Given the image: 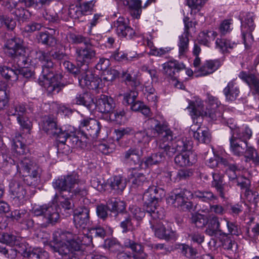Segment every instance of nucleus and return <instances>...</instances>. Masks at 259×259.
<instances>
[{
	"mask_svg": "<svg viewBox=\"0 0 259 259\" xmlns=\"http://www.w3.org/2000/svg\"><path fill=\"white\" fill-rule=\"evenodd\" d=\"M76 235L72 232L57 229L53 234V241L54 245L50 244V247L53 250V247H60L64 244H67L71 240L73 239Z\"/></svg>",
	"mask_w": 259,
	"mask_h": 259,
	"instance_id": "obj_21",
	"label": "nucleus"
},
{
	"mask_svg": "<svg viewBox=\"0 0 259 259\" xmlns=\"http://www.w3.org/2000/svg\"><path fill=\"white\" fill-rule=\"evenodd\" d=\"M252 136V131L248 127L244 128V131L240 133L235 131L233 135L230 138V148L232 153L236 156L244 155L248 146L247 140Z\"/></svg>",
	"mask_w": 259,
	"mask_h": 259,
	"instance_id": "obj_6",
	"label": "nucleus"
},
{
	"mask_svg": "<svg viewBox=\"0 0 259 259\" xmlns=\"http://www.w3.org/2000/svg\"><path fill=\"white\" fill-rule=\"evenodd\" d=\"M150 220L151 228L154 232L155 235L159 239L170 240L176 238V232L172 230L170 228H166L161 222L158 221L159 219Z\"/></svg>",
	"mask_w": 259,
	"mask_h": 259,
	"instance_id": "obj_15",
	"label": "nucleus"
},
{
	"mask_svg": "<svg viewBox=\"0 0 259 259\" xmlns=\"http://www.w3.org/2000/svg\"><path fill=\"white\" fill-rule=\"evenodd\" d=\"M31 257L29 258H36L37 259H48L49 255L47 251L41 248H34L31 251Z\"/></svg>",
	"mask_w": 259,
	"mask_h": 259,
	"instance_id": "obj_61",
	"label": "nucleus"
},
{
	"mask_svg": "<svg viewBox=\"0 0 259 259\" xmlns=\"http://www.w3.org/2000/svg\"><path fill=\"white\" fill-rule=\"evenodd\" d=\"M58 195L56 193L53 200L52 203L45 204L42 205L34 206L31 209L32 213L36 217H41L39 222L35 224L29 213L21 223L22 227L25 229H30L38 225L42 228H46L50 226H54L59 222L60 214L58 210L57 203Z\"/></svg>",
	"mask_w": 259,
	"mask_h": 259,
	"instance_id": "obj_3",
	"label": "nucleus"
},
{
	"mask_svg": "<svg viewBox=\"0 0 259 259\" xmlns=\"http://www.w3.org/2000/svg\"><path fill=\"white\" fill-rule=\"evenodd\" d=\"M126 186V179L120 176H116L111 180L110 186L115 192L121 193Z\"/></svg>",
	"mask_w": 259,
	"mask_h": 259,
	"instance_id": "obj_36",
	"label": "nucleus"
},
{
	"mask_svg": "<svg viewBox=\"0 0 259 259\" xmlns=\"http://www.w3.org/2000/svg\"><path fill=\"white\" fill-rule=\"evenodd\" d=\"M124 5H128L131 10L132 15L138 19L140 18L142 12L141 1L140 0H131V1H126L124 2Z\"/></svg>",
	"mask_w": 259,
	"mask_h": 259,
	"instance_id": "obj_42",
	"label": "nucleus"
},
{
	"mask_svg": "<svg viewBox=\"0 0 259 259\" xmlns=\"http://www.w3.org/2000/svg\"><path fill=\"white\" fill-rule=\"evenodd\" d=\"M66 146L72 148L84 149L87 146V142L83 137L79 138V136L74 133L69 134Z\"/></svg>",
	"mask_w": 259,
	"mask_h": 259,
	"instance_id": "obj_33",
	"label": "nucleus"
},
{
	"mask_svg": "<svg viewBox=\"0 0 259 259\" xmlns=\"http://www.w3.org/2000/svg\"><path fill=\"white\" fill-rule=\"evenodd\" d=\"M244 155L246 162L252 161L255 165H259V156L256 150L252 147L247 146V150Z\"/></svg>",
	"mask_w": 259,
	"mask_h": 259,
	"instance_id": "obj_46",
	"label": "nucleus"
},
{
	"mask_svg": "<svg viewBox=\"0 0 259 259\" xmlns=\"http://www.w3.org/2000/svg\"><path fill=\"white\" fill-rule=\"evenodd\" d=\"M129 209L134 218L138 221H141L145 216L146 214L149 217L147 214V211H145L144 210L137 206H130ZM145 211L146 210H145Z\"/></svg>",
	"mask_w": 259,
	"mask_h": 259,
	"instance_id": "obj_54",
	"label": "nucleus"
},
{
	"mask_svg": "<svg viewBox=\"0 0 259 259\" xmlns=\"http://www.w3.org/2000/svg\"><path fill=\"white\" fill-rule=\"evenodd\" d=\"M69 42L73 44H83L84 46L90 43V39L86 37H84L80 34L75 33H70L69 35Z\"/></svg>",
	"mask_w": 259,
	"mask_h": 259,
	"instance_id": "obj_52",
	"label": "nucleus"
},
{
	"mask_svg": "<svg viewBox=\"0 0 259 259\" xmlns=\"http://www.w3.org/2000/svg\"><path fill=\"white\" fill-rule=\"evenodd\" d=\"M195 155L191 152L178 154L175 157V163L179 166H186L192 165L195 163Z\"/></svg>",
	"mask_w": 259,
	"mask_h": 259,
	"instance_id": "obj_30",
	"label": "nucleus"
},
{
	"mask_svg": "<svg viewBox=\"0 0 259 259\" xmlns=\"http://www.w3.org/2000/svg\"><path fill=\"white\" fill-rule=\"evenodd\" d=\"M192 195L190 191L186 189L176 190L175 192L167 198L166 201L169 205H172L176 207H180L184 202V200L188 199Z\"/></svg>",
	"mask_w": 259,
	"mask_h": 259,
	"instance_id": "obj_22",
	"label": "nucleus"
},
{
	"mask_svg": "<svg viewBox=\"0 0 259 259\" xmlns=\"http://www.w3.org/2000/svg\"><path fill=\"white\" fill-rule=\"evenodd\" d=\"M118 220L120 221V227L122 233H126L133 228L131 217L128 213H119L118 214Z\"/></svg>",
	"mask_w": 259,
	"mask_h": 259,
	"instance_id": "obj_39",
	"label": "nucleus"
},
{
	"mask_svg": "<svg viewBox=\"0 0 259 259\" xmlns=\"http://www.w3.org/2000/svg\"><path fill=\"white\" fill-rule=\"evenodd\" d=\"M22 137L19 135L14 139L13 150L18 155L21 156L19 158V161L17 164V171L25 176V181L28 185H35L37 184L41 169L37 166L34 160L28 157L23 155L29 152L27 146L21 140Z\"/></svg>",
	"mask_w": 259,
	"mask_h": 259,
	"instance_id": "obj_2",
	"label": "nucleus"
},
{
	"mask_svg": "<svg viewBox=\"0 0 259 259\" xmlns=\"http://www.w3.org/2000/svg\"><path fill=\"white\" fill-rule=\"evenodd\" d=\"M189 35L187 32H184L183 34L179 36V42L178 46L179 48V53L180 55H183L188 51L189 45Z\"/></svg>",
	"mask_w": 259,
	"mask_h": 259,
	"instance_id": "obj_48",
	"label": "nucleus"
},
{
	"mask_svg": "<svg viewBox=\"0 0 259 259\" xmlns=\"http://www.w3.org/2000/svg\"><path fill=\"white\" fill-rule=\"evenodd\" d=\"M215 45L217 48H219L223 53H225L228 52V49H233L236 44L230 40L223 38H217Z\"/></svg>",
	"mask_w": 259,
	"mask_h": 259,
	"instance_id": "obj_45",
	"label": "nucleus"
},
{
	"mask_svg": "<svg viewBox=\"0 0 259 259\" xmlns=\"http://www.w3.org/2000/svg\"><path fill=\"white\" fill-rule=\"evenodd\" d=\"M219 164L224 167H228V169H237L238 166L233 160V158L230 156L222 157L219 156Z\"/></svg>",
	"mask_w": 259,
	"mask_h": 259,
	"instance_id": "obj_50",
	"label": "nucleus"
},
{
	"mask_svg": "<svg viewBox=\"0 0 259 259\" xmlns=\"http://www.w3.org/2000/svg\"><path fill=\"white\" fill-rule=\"evenodd\" d=\"M16 25V22L13 18L6 15L0 14V28L5 26L8 29L13 30Z\"/></svg>",
	"mask_w": 259,
	"mask_h": 259,
	"instance_id": "obj_49",
	"label": "nucleus"
},
{
	"mask_svg": "<svg viewBox=\"0 0 259 259\" xmlns=\"http://www.w3.org/2000/svg\"><path fill=\"white\" fill-rule=\"evenodd\" d=\"M73 103L78 105L84 106L90 111L94 110L95 108L94 99L91 94L87 92L77 94L73 100Z\"/></svg>",
	"mask_w": 259,
	"mask_h": 259,
	"instance_id": "obj_27",
	"label": "nucleus"
},
{
	"mask_svg": "<svg viewBox=\"0 0 259 259\" xmlns=\"http://www.w3.org/2000/svg\"><path fill=\"white\" fill-rule=\"evenodd\" d=\"M96 1H90L89 2L79 3V9L83 16L87 15V13L91 12L93 9Z\"/></svg>",
	"mask_w": 259,
	"mask_h": 259,
	"instance_id": "obj_62",
	"label": "nucleus"
},
{
	"mask_svg": "<svg viewBox=\"0 0 259 259\" xmlns=\"http://www.w3.org/2000/svg\"><path fill=\"white\" fill-rule=\"evenodd\" d=\"M138 93L132 90L130 92L124 94L123 103L124 104L129 105L136 100Z\"/></svg>",
	"mask_w": 259,
	"mask_h": 259,
	"instance_id": "obj_64",
	"label": "nucleus"
},
{
	"mask_svg": "<svg viewBox=\"0 0 259 259\" xmlns=\"http://www.w3.org/2000/svg\"><path fill=\"white\" fill-rule=\"evenodd\" d=\"M9 195L14 205L20 206L28 198L27 187L16 181H11L9 183Z\"/></svg>",
	"mask_w": 259,
	"mask_h": 259,
	"instance_id": "obj_10",
	"label": "nucleus"
},
{
	"mask_svg": "<svg viewBox=\"0 0 259 259\" xmlns=\"http://www.w3.org/2000/svg\"><path fill=\"white\" fill-rule=\"evenodd\" d=\"M239 93V89L236 85L234 80L229 82L227 87L223 90L226 99L229 101H235L238 97Z\"/></svg>",
	"mask_w": 259,
	"mask_h": 259,
	"instance_id": "obj_31",
	"label": "nucleus"
},
{
	"mask_svg": "<svg viewBox=\"0 0 259 259\" xmlns=\"http://www.w3.org/2000/svg\"><path fill=\"white\" fill-rule=\"evenodd\" d=\"M213 181L211 182V186L214 188L219 195L222 198H226V194L227 190L226 185L223 184V177L218 172L212 173Z\"/></svg>",
	"mask_w": 259,
	"mask_h": 259,
	"instance_id": "obj_29",
	"label": "nucleus"
},
{
	"mask_svg": "<svg viewBox=\"0 0 259 259\" xmlns=\"http://www.w3.org/2000/svg\"><path fill=\"white\" fill-rule=\"evenodd\" d=\"M13 247L16 250V254H20L22 256L25 258H29L31 257V251L28 247V244L24 241H20L19 238L16 240L15 244L13 245Z\"/></svg>",
	"mask_w": 259,
	"mask_h": 259,
	"instance_id": "obj_37",
	"label": "nucleus"
},
{
	"mask_svg": "<svg viewBox=\"0 0 259 259\" xmlns=\"http://www.w3.org/2000/svg\"><path fill=\"white\" fill-rule=\"evenodd\" d=\"M0 253L9 259H15L17 256L13 246H6L0 244Z\"/></svg>",
	"mask_w": 259,
	"mask_h": 259,
	"instance_id": "obj_51",
	"label": "nucleus"
},
{
	"mask_svg": "<svg viewBox=\"0 0 259 259\" xmlns=\"http://www.w3.org/2000/svg\"><path fill=\"white\" fill-rule=\"evenodd\" d=\"M190 142L186 138H177L173 135V139L160 145V149L163 151L169 157H171L176 153L182 152L190 149Z\"/></svg>",
	"mask_w": 259,
	"mask_h": 259,
	"instance_id": "obj_9",
	"label": "nucleus"
},
{
	"mask_svg": "<svg viewBox=\"0 0 259 259\" xmlns=\"http://www.w3.org/2000/svg\"><path fill=\"white\" fill-rule=\"evenodd\" d=\"M115 133L116 135V140L119 141L125 136L134 135L135 131L132 127H126L115 130Z\"/></svg>",
	"mask_w": 259,
	"mask_h": 259,
	"instance_id": "obj_58",
	"label": "nucleus"
},
{
	"mask_svg": "<svg viewBox=\"0 0 259 259\" xmlns=\"http://www.w3.org/2000/svg\"><path fill=\"white\" fill-rule=\"evenodd\" d=\"M119 75V72L115 69L110 68L104 71L102 73V78L104 80L112 81Z\"/></svg>",
	"mask_w": 259,
	"mask_h": 259,
	"instance_id": "obj_56",
	"label": "nucleus"
},
{
	"mask_svg": "<svg viewBox=\"0 0 259 259\" xmlns=\"http://www.w3.org/2000/svg\"><path fill=\"white\" fill-rule=\"evenodd\" d=\"M253 14L248 13L246 15L245 20L241 22V32L245 47L249 49L253 41L252 32L255 28Z\"/></svg>",
	"mask_w": 259,
	"mask_h": 259,
	"instance_id": "obj_14",
	"label": "nucleus"
},
{
	"mask_svg": "<svg viewBox=\"0 0 259 259\" xmlns=\"http://www.w3.org/2000/svg\"><path fill=\"white\" fill-rule=\"evenodd\" d=\"M226 222L227 227L228 230L229 234L232 235L239 236L241 233V229L236 223L229 221L227 219L225 218Z\"/></svg>",
	"mask_w": 259,
	"mask_h": 259,
	"instance_id": "obj_55",
	"label": "nucleus"
},
{
	"mask_svg": "<svg viewBox=\"0 0 259 259\" xmlns=\"http://www.w3.org/2000/svg\"><path fill=\"white\" fill-rule=\"evenodd\" d=\"M79 129L83 139L87 140L91 137L96 139L101 129L100 123L94 119H85L80 121Z\"/></svg>",
	"mask_w": 259,
	"mask_h": 259,
	"instance_id": "obj_13",
	"label": "nucleus"
},
{
	"mask_svg": "<svg viewBox=\"0 0 259 259\" xmlns=\"http://www.w3.org/2000/svg\"><path fill=\"white\" fill-rule=\"evenodd\" d=\"M164 195V190L156 186H149L143 196L144 206L147 214L154 219H162L163 213L160 210L158 203Z\"/></svg>",
	"mask_w": 259,
	"mask_h": 259,
	"instance_id": "obj_5",
	"label": "nucleus"
},
{
	"mask_svg": "<svg viewBox=\"0 0 259 259\" xmlns=\"http://www.w3.org/2000/svg\"><path fill=\"white\" fill-rule=\"evenodd\" d=\"M190 129L193 132L194 138L199 142L207 144L210 141V134L207 130H203L198 127L195 131V128L193 125L190 127Z\"/></svg>",
	"mask_w": 259,
	"mask_h": 259,
	"instance_id": "obj_34",
	"label": "nucleus"
},
{
	"mask_svg": "<svg viewBox=\"0 0 259 259\" xmlns=\"http://www.w3.org/2000/svg\"><path fill=\"white\" fill-rule=\"evenodd\" d=\"M90 233L96 238L104 239L106 235V232L104 228L100 226L93 227L90 229Z\"/></svg>",
	"mask_w": 259,
	"mask_h": 259,
	"instance_id": "obj_57",
	"label": "nucleus"
},
{
	"mask_svg": "<svg viewBox=\"0 0 259 259\" xmlns=\"http://www.w3.org/2000/svg\"><path fill=\"white\" fill-rule=\"evenodd\" d=\"M128 20L123 17H119L113 23V28H115L117 35L121 37H126L132 39L135 35V30L128 24Z\"/></svg>",
	"mask_w": 259,
	"mask_h": 259,
	"instance_id": "obj_18",
	"label": "nucleus"
},
{
	"mask_svg": "<svg viewBox=\"0 0 259 259\" xmlns=\"http://www.w3.org/2000/svg\"><path fill=\"white\" fill-rule=\"evenodd\" d=\"M146 122L148 125V130H151L153 137L156 134L161 135L158 143L159 149L161 144H165L166 142L173 139L172 132L168 128L167 123L161 122L154 118L148 119Z\"/></svg>",
	"mask_w": 259,
	"mask_h": 259,
	"instance_id": "obj_7",
	"label": "nucleus"
},
{
	"mask_svg": "<svg viewBox=\"0 0 259 259\" xmlns=\"http://www.w3.org/2000/svg\"><path fill=\"white\" fill-rule=\"evenodd\" d=\"M194 196L202 201L208 203H214L218 199V197L210 190H196L194 192Z\"/></svg>",
	"mask_w": 259,
	"mask_h": 259,
	"instance_id": "obj_38",
	"label": "nucleus"
},
{
	"mask_svg": "<svg viewBox=\"0 0 259 259\" xmlns=\"http://www.w3.org/2000/svg\"><path fill=\"white\" fill-rule=\"evenodd\" d=\"M239 77L245 82L249 87L252 93L259 95V78L254 74L242 71L240 72Z\"/></svg>",
	"mask_w": 259,
	"mask_h": 259,
	"instance_id": "obj_26",
	"label": "nucleus"
},
{
	"mask_svg": "<svg viewBox=\"0 0 259 259\" xmlns=\"http://www.w3.org/2000/svg\"><path fill=\"white\" fill-rule=\"evenodd\" d=\"M129 172L128 178L132 180L133 187L148 186L149 182L146 181V178L143 174L139 172L135 168L130 169Z\"/></svg>",
	"mask_w": 259,
	"mask_h": 259,
	"instance_id": "obj_28",
	"label": "nucleus"
},
{
	"mask_svg": "<svg viewBox=\"0 0 259 259\" xmlns=\"http://www.w3.org/2000/svg\"><path fill=\"white\" fill-rule=\"evenodd\" d=\"M96 77H98V76H95L89 68L87 69V70H84L82 72V73L78 77V82L80 86L82 88V82L84 80V82H91L93 80V78H95Z\"/></svg>",
	"mask_w": 259,
	"mask_h": 259,
	"instance_id": "obj_53",
	"label": "nucleus"
},
{
	"mask_svg": "<svg viewBox=\"0 0 259 259\" xmlns=\"http://www.w3.org/2000/svg\"><path fill=\"white\" fill-rule=\"evenodd\" d=\"M38 42L49 47H54L57 44L56 37H52L50 34L45 32H40L37 36Z\"/></svg>",
	"mask_w": 259,
	"mask_h": 259,
	"instance_id": "obj_41",
	"label": "nucleus"
},
{
	"mask_svg": "<svg viewBox=\"0 0 259 259\" xmlns=\"http://www.w3.org/2000/svg\"><path fill=\"white\" fill-rule=\"evenodd\" d=\"M63 65L69 72L73 74L75 76L77 75H78V76H79L82 73V72L85 70L82 69V68H84V67H83V66L78 65L77 63V65L75 66L69 61H64Z\"/></svg>",
	"mask_w": 259,
	"mask_h": 259,
	"instance_id": "obj_47",
	"label": "nucleus"
},
{
	"mask_svg": "<svg viewBox=\"0 0 259 259\" xmlns=\"http://www.w3.org/2000/svg\"><path fill=\"white\" fill-rule=\"evenodd\" d=\"M36 58L40 61L41 66V76L46 80L45 84L49 93H58L65 85L59 80L61 76L55 74L54 64L49 58L48 53L42 51L36 52Z\"/></svg>",
	"mask_w": 259,
	"mask_h": 259,
	"instance_id": "obj_4",
	"label": "nucleus"
},
{
	"mask_svg": "<svg viewBox=\"0 0 259 259\" xmlns=\"http://www.w3.org/2000/svg\"><path fill=\"white\" fill-rule=\"evenodd\" d=\"M134 135L135 139L137 140V143L138 144L143 143L144 145L148 144L151 140L152 137H153L152 133L150 134L149 132L146 130L139 131L137 132L135 131Z\"/></svg>",
	"mask_w": 259,
	"mask_h": 259,
	"instance_id": "obj_43",
	"label": "nucleus"
},
{
	"mask_svg": "<svg viewBox=\"0 0 259 259\" xmlns=\"http://www.w3.org/2000/svg\"><path fill=\"white\" fill-rule=\"evenodd\" d=\"M54 189L58 190L62 198L60 202V212L65 217L73 213L74 204L72 201L75 196L84 197L88 194L84 182L80 181L79 175L75 172L62 176L53 182Z\"/></svg>",
	"mask_w": 259,
	"mask_h": 259,
	"instance_id": "obj_1",
	"label": "nucleus"
},
{
	"mask_svg": "<svg viewBox=\"0 0 259 259\" xmlns=\"http://www.w3.org/2000/svg\"><path fill=\"white\" fill-rule=\"evenodd\" d=\"M189 105L187 108L191 110L190 111V115L193 119L204 115L208 116L213 120L223 117V114L221 111V109H222V107L214 109L213 108H208L206 111L203 112L201 101L196 100L195 102L189 101Z\"/></svg>",
	"mask_w": 259,
	"mask_h": 259,
	"instance_id": "obj_8",
	"label": "nucleus"
},
{
	"mask_svg": "<svg viewBox=\"0 0 259 259\" xmlns=\"http://www.w3.org/2000/svg\"><path fill=\"white\" fill-rule=\"evenodd\" d=\"M242 211V206L238 204H229L226 205V212L234 217L238 216Z\"/></svg>",
	"mask_w": 259,
	"mask_h": 259,
	"instance_id": "obj_59",
	"label": "nucleus"
},
{
	"mask_svg": "<svg viewBox=\"0 0 259 259\" xmlns=\"http://www.w3.org/2000/svg\"><path fill=\"white\" fill-rule=\"evenodd\" d=\"M53 250L55 252H58L59 254H66L69 253L83 254L84 251L80 241V236L76 235L67 244H64L59 247H53Z\"/></svg>",
	"mask_w": 259,
	"mask_h": 259,
	"instance_id": "obj_17",
	"label": "nucleus"
},
{
	"mask_svg": "<svg viewBox=\"0 0 259 259\" xmlns=\"http://www.w3.org/2000/svg\"><path fill=\"white\" fill-rule=\"evenodd\" d=\"M90 209L87 206H81L73 212V222L76 228H85L90 224Z\"/></svg>",
	"mask_w": 259,
	"mask_h": 259,
	"instance_id": "obj_19",
	"label": "nucleus"
},
{
	"mask_svg": "<svg viewBox=\"0 0 259 259\" xmlns=\"http://www.w3.org/2000/svg\"><path fill=\"white\" fill-rule=\"evenodd\" d=\"M5 47V53L14 59L18 56H24L26 52L23 41L18 37H14L8 39Z\"/></svg>",
	"mask_w": 259,
	"mask_h": 259,
	"instance_id": "obj_16",
	"label": "nucleus"
},
{
	"mask_svg": "<svg viewBox=\"0 0 259 259\" xmlns=\"http://www.w3.org/2000/svg\"><path fill=\"white\" fill-rule=\"evenodd\" d=\"M143 155V148L139 145L130 147L122 153V158L125 161L134 165H141V158Z\"/></svg>",
	"mask_w": 259,
	"mask_h": 259,
	"instance_id": "obj_20",
	"label": "nucleus"
},
{
	"mask_svg": "<svg viewBox=\"0 0 259 259\" xmlns=\"http://www.w3.org/2000/svg\"><path fill=\"white\" fill-rule=\"evenodd\" d=\"M165 160V156L162 152H158L151 154L145 157L142 160L141 165H144L145 167H149L153 165L158 164Z\"/></svg>",
	"mask_w": 259,
	"mask_h": 259,
	"instance_id": "obj_32",
	"label": "nucleus"
},
{
	"mask_svg": "<svg viewBox=\"0 0 259 259\" xmlns=\"http://www.w3.org/2000/svg\"><path fill=\"white\" fill-rule=\"evenodd\" d=\"M69 134L66 131H63L61 127L57 130L56 134L52 136L58 142L57 145L58 153L68 154L69 153L68 146H66Z\"/></svg>",
	"mask_w": 259,
	"mask_h": 259,
	"instance_id": "obj_25",
	"label": "nucleus"
},
{
	"mask_svg": "<svg viewBox=\"0 0 259 259\" xmlns=\"http://www.w3.org/2000/svg\"><path fill=\"white\" fill-rule=\"evenodd\" d=\"M191 223L198 228H202L208 223L207 217L199 213H192L190 218Z\"/></svg>",
	"mask_w": 259,
	"mask_h": 259,
	"instance_id": "obj_44",
	"label": "nucleus"
},
{
	"mask_svg": "<svg viewBox=\"0 0 259 259\" xmlns=\"http://www.w3.org/2000/svg\"><path fill=\"white\" fill-rule=\"evenodd\" d=\"M124 245L128 248L140 255L132 254L129 251H118L116 254L117 259H145L141 254L143 252V246L141 243H138L133 240L126 239L124 241Z\"/></svg>",
	"mask_w": 259,
	"mask_h": 259,
	"instance_id": "obj_12",
	"label": "nucleus"
},
{
	"mask_svg": "<svg viewBox=\"0 0 259 259\" xmlns=\"http://www.w3.org/2000/svg\"><path fill=\"white\" fill-rule=\"evenodd\" d=\"M163 73L168 78L175 80L177 79L176 73L184 70L185 66L183 63L177 60L170 61L164 63L163 65Z\"/></svg>",
	"mask_w": 259,
	"mask_h": 259,
	"instance_id": "obj_24",
	"label": "nucleus"
},
{
	"mask_svg": "<svg viewBox=\"0 0 259 259\" xmlns=\"http://www.w3.org/2000/svg\"><path fill=\"white\" fill-rule=\"evenodd\" d=\"M109 118L111 121L120 122L122 118L125 116V112L123 109H115L108 114Z\"/></svg>",
	"mask_w": 259,
	"mask_h": 259,
	"instance_id": "obj_60",
	"label": "nucleus"
},
{
	"mask_svg": "<svg viewBox=\"0 0 259 259\" xmlns=\"http://www.w3.org/2000/svg\"><path fill=\"white\" fill-rule=\"evenodd\" d=\"M76 60L78 65L83 66V70H87L89 65L96 58V52L91 43L83 47L76 48Z\"/></svg>",
	"mask_w": 259,
	"mask_h": 259,
	"instance_id": "obj_11",
	"label": "nucleus"
},
{
	"mask_svg": "<svg viewBox=\"0 0 259 259\" xmlns=\"http://www.w3.org/2000/svg\"><path fill=\"white\" fill-rule=\"evenodd\" d=\"M41 127L44 132L51 136L56 134L57 130L60 127L58 126L55 119L50 116L43 120Z\"/></svg>",
	"mask_w": 259,
	"mask_h": 259,
	"instance_id": "obj_35",
	"label": "nucleus"
},
{
	"mask_svg": "<svg viewBox=\"0 0 259 259\" xmlns=\"http://www.w3.org/2000/svg\"><path fill=\"white\" fill-rule=\"evenodd\" d=\"M95 108L101 113L108 114L115 108V103L111 97L101 95L95 103Z\"/></svg>",
	"mask_w": 259,
	"mask_h": 259,
	"instance_id": "obj_23",
	"label": "nucleus"
},
{
	"mask_svg": "<svg viewBox=\"0 0 259 259\" xmlns=\"http://www.w3.org/2000/svg\"><path fill=\"white\" fill-rule=\"evenodd\" d=\"M29 213L25 209L15 210L11 212L12 218L20 224Z\"/></svg>",
	"mask_w": 259,
	"mask_h": 259,
	"instance_id": "obj_63",
	"label": "nucleus"
},
{
	"mask_svg": "<svg viewBox=\"0 0 259 259\" xmlns=\"http://www.w3.org/2000/svg\"><path fill=\"white\" fill-rule=\"evenodd\" d=\"M17 70L5 66H0V74L2 77L7 80L16 81L18 79Z\"/></svg>",
	"mask_w": 259,
	"mask_h": 259,
	"instance_id": "obj_40",
	"label": "nucleus"
}]
</instances>
